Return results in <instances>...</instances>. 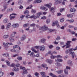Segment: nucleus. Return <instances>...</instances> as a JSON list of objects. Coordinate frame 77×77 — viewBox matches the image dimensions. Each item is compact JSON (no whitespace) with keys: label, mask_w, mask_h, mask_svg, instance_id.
I'll use <instances>...</instances> for the list:
<instances>
[{"label":"nucleus","mask_w":77,"mask_h":77,"mask_svg":"<svg viewBox=\"0 0 77 77\" xmlns=\"http://www.w3.org/2000/svg\"><path fill=\"white\" fill-rule=\"evenodd\" d=\"M20 69H23V72L22 73L23 75H24L25 74H27V70L25 68V67L20 66Z\"/></svg>","instance_id":"nucleus-1"},{"label":"nucleus","mask_w":77,"mask_h":77,"mask_svg":"<svg viewBox=\"0 0 77 77\" xmlns=\"http://www.w3.org/2000/svg\"><path fill=\"white\" fill-rule=\"evenodd\" d=\"M39 30H42L43 31H46L48 29V27L46 25H45L42 26L40 27Z\"/></svg>","instance_id":"nucleus-2"},{"label":"nucleus","mask_w":77,"mask_h":77,"mask_svg":"<svg viewBox=\"0 0 77 77\" xmlns=\"http://www.w3.org/2000/svg\"><path fill=\"white\" fill-rule=\"evenodd\" d=\"M52 26H54L57 25L58 27H60V26L59 25V22L58 21H54L52 24Z\"/></svg>","instance_id":"nucleus-3"},{"label":"nucleus","mask_w":77,"mask_h":77,"mask_svg":"<svg viewBox=\"0 0 77 77\" xmlns=\"http://www.w3.org/2000/svg\"><path fill=\"white\" fill-rule=\"evenodd\" d=\"M45 49V47L44 45L40 46L39 49L41 51H44Z\"/></svg>","instance_id":"nucleus-4"},{"label":"nucleus","mask_w":77,"mask_h":77,"mask_svg":"<svg viewBox=\"0 0 77 77\" xmlns=\"http://www.w3.org/2000/svg\"><path fill=\"white\" fill-rule=\"evenodd\" d=\"M29 15H28L26 16V18H34V19H36V18H35V15H33L32 16L29 17Z\"/></svg>","instance_id":"nucleus-5"},{"label":"nucleus","mask_w":77,"mask_h":77,"mask_svg":"<svg viewBox=\"0 0 77 77\" xmlns=\"http://www.w3.org/2000/svg\"><path fill=\"white\" fill-rule=\"evenodd\" d=\"M47 30V32L48 33H49L50 32H55V33H56V31H57V30L56 29H48Z\"/></svg>","instance_id":"nucleus-6"},{"label":"nucleus","mask_w":77,"mask_h":77,"mask_svg":"<svg viewBox=\"0 0 77 77\" xmlns=\"http://www.w3.org/2000/svg\"><path fill=\"white\" fill-rule=\"evenodd\" d=\"M17 15L16 14H15L14 13H13L12 14H11L10 15V20H12V19H13V18H15V16H11V15Z\"/></svg>","instance_id":"nucleus-7"},{"label":"nucleus","mask_w":77,"mask_h":77,"mask_svg":"<svg viewBox=\"0 0 77 77\" xmlns=\"http://www.w3.org/2000/svg\"><path fill=\"white\" fill-rule=\"evenodd\" d=\"M41 13L40 12L36 14H35V18L37 19V18H39V17H40V16H41Z\"/></svg>","instance_id":"nucleus-8"},{"label":"nucleus","mask_w":77,"mask_h":77,"mask_svg":"<svg viewBox=\"0 0 77 77\" xmlns=\"http://www.w3.org/2000/svg\"><path fill=\"white\" fill-rule=\"evenodd\" d=\"M17 34V32L14 31L12 32V33L11 34L10 38H14L15 36V34Z\"/></svg>","instance_id":"nucleus-9"},{"label":"nucleus","mask_w":77,"mask_h":77,"mask_svg":"<svg viewBox=\"0 0 77 77\" xmlns=\"http://www.w3.org/2000/svg\"><path fill=\"white\" fill-rule=\"evenodd\" d=\"M73 51V48H71L69 50H66L65 53L66 54H68L69 53H70L71 51Z\"/></svg>","instance_id":"nucleus-10"},{"label":"nucleus","mask_w":77,"mask_h":77,"mask_svg":"<svg viewBox=\"0 0 77 77\" xmlns=\"http://www.w3.org/2000/svg\"><path fill=\"white\" fill-rule=\"evenodd\" d=\"M71 42V41H67V43H66V48H69V47L71 46V45H69Z\"/></svg>","instance_id":"nucleus-11"},{"label":"nucleus","mask_w":77,"mask_h":77,"mask_svg":"<svg viewBox=\"0 0 77 77\" xmlns=\"http://www.w3.org/2000/svg\"><path fill=\"white\" fill-rule=\"evenodd\" d=\"M26 35H23L20 38V39L21 41H23L24 40H25V39H26Z\"/></svg>","instance_id":"nucleus-12"},{"label":"nucleus","mask_w":77,"mask_h":77,"mask_svg":"<svg viewBox=\"0 0 77 77\" xmlns=\"http://www.w3.org/2000/svg\"><path fill=\"white\" fill-rule=\"evenodd\" d=\"M51 5H52V4L51 3H50L49 4H47L45 5V6H46V7H47L48 8H49V9H50V8H51Z\"/></svg>","instance_id":"nucleus-13"},{"label":"nucleus","mask_w":77,"mask_h":77,"mask_svg":"<svg viewBox=\"0 0 77 77\" xmlns=\"http://www.w3.org/2000/svg\"><path fill=\"white\" fill-rule=\"evenodd\" d=\"M70 54H72V58H74V57H75V53L74 52H72V51H71L69 53Z\"/></svg>","instance_id":"nucleus-14"},{"label":"nucleus","mask_w":77,"mask_h":77,"mask_svg":"<svg viewBox=\"0 0 77 77\" xmlns=\"http://www.w3.org/2000/svg\"><path fill=\"white\" fill-rule=\"evenodd\" d=\"M63 72V70L62 69L57 71H56L57 73V74H62V73Z\"/></svg>","instance_id":"nucleus-15"},{"label":"nucleus","mask_w":77,"mask_h":77,"mask_svg":"<svg viewBox=\"0 0 77 77\" xmlns=\"http://www.w3.org/2000/svg\"><path fill=\"white\" fill-rule=\"evenodd\" d=\"M67 63L69 66H72V62L71 61H68L67 62Z\"/></svg>","instance_id":"nucleus-16"},{"label":"nucleus","mask_w":77,"mask_h":77,"mask_svg":"<svg viewBox=\"0 0 77 77\" xmlns=\"http://www.w3.org/2000/svg\"><path fill=\"white\" fill-rule=\"evenodd\" d=\"M46 62H48L49 63H53V60H50L47 59L46 60Z\"/></svg>","instance_id":"nucleus-17"},{"label":"nucleus","mask_w":77,"mask_h":77,"mask_svg":"<svg viewBox=\"0 0 77 77\" xmlns=\"http://www.w3.org/2000/svg\"><path fill=\"white\" fill-rule=\"evenodd\" d=\"M29 55L32 57H35V55L34 54V52H32L31 53L29 54Z\"/></svg>","instance_id":"nucleus-18"},{"label":"nucleus","mask_w":77,"mask_h":77,"mask_svg":"<svg viewBox=\"0 0 77 77\" xmlns=\"http://www.w3.org/2000/svg\"><path fill=\"white\" fill-rule=\"evenodd\" d=\"M13 27H18L19 26V24L18 23L14 24L12 25Z\"/></svg>","instance_id":"nucleus-19"},{"label":"nucleus","mask_w":77,"mask_h":77,"mask_svg":"<svg viewBox=\"0 0 77 77\" xmlns=\"http://www.w3.org/2000/svg\"><path fill=\"white\" fill-rule=\"evenodd\" d=\"M56 3H55V5H56L58 3H60L62 2V0H55Z\"/></svg>","instance_id":"nucleus-20"},{"label":"nucleus","mask_w":77,"mask_h":77,"mask_svg":"<svg viewBox=\"0 0 77 77\" xmlns=\"http://www.w3.org/2000/svg\"><path fill=\"white\" fill-rule=\"evenodd\" d=\"M9 40L10 42H13L15 41V39L14 38H12V37H10L9 38Z\"/></svg>","instance_id":"nucleus-21"},{"label":"nucleus","mask_w":77,"mask_h":77,"mask_svg":"<svg viewBox=\"0 0 77 77\" xmlns=\"http://www.w3.org/2000/svg\"><path fill=\"white\" fill-rule=\"evenodd\" d=\"M63 60L62 59H57V60L55 59V62H63Z\"/></svg>","instance_id":"nucleus-22"},{"label":"nucleus","mask_w":77,"mask_h":77,"mask_svg":"<svg viewBox=\"0 0 77 77\" xmlns=\"http://www.w3.org/2000/svg\"><path fill=\"white\" fill-rule=\"evenodd\" d=\"M41 9H42V10H45V11H47L48 9L46 7H40Z\"/></svg>","instance_id":"nucleus-23"},{"label":"nucleus","mask_w":77,"mask_h":77,"mask_svg":"<svg viewBox=\"0 0 77 77\" xmlns=\"http://www.w3.org/2000/svg\"><path fill=\"white\" fill-rule=\"evenodd\" d=\"M42 76V77H46L45 73L44 72H40Z\"/></svg>","instance_id":"nucleus-24"},{"label":"nucleus","mask_w":77,"mask_h":77,"mask_svg":"<svg viewBox=\"0 0 77 77\" xmlns=\"http://www.w3.org/2000/svg\"><path fill=\"white\" fill-rule=\"evenodd\" d=\"M42 2V0H35L34 2V3H39Z\"/></svg>","instance_id":"nucleus-25"},{"label":"nucleus","mask_w":77,"mask_h":77,"mask_svg":"<svg viewBox=\"0 0 77 77\" xmlns=\"http://www.w3.org/2000/svg\"><path fill=\"white\" fill-rule=\"evenodd\" d=\"M64 73L66 75H68V71L67 69H64Z\"/></svg>","instance_id":"nucleus-26"},{"label":"nucleus","mask_w":77,"mask_h":77,"mask_svg":"<svg viewBox=\"0 0 77 77\" xmlns=\"http://www.w3.org/2000/svg\"><path fill=\"white\" fill-rule=\"evenodd\" d=\"M66 21L67 22H69V23H72L74 22V20H66Z\"/></svg>","instance_id":"nucleus-27"},{"label":"nucleus","mask_w":77,"mask_h":77,"mask_svg":"<svg viewBox=\"0 0 77 77\" xmlns=\"http://www.w3.org/2000/svg\"><path fill=\"white\" fill-rule=\"evenodd\" d=\"M73 15H74V14H69L67 15V16L68 18H72L73 17Z\"/></svg>","instance_id":"nucleus-28"},{"label":"nucleus","mask_w":77,"mask_h":77,"mask_svg":"<svg viewBox=\"0 0 77 77\" xmlns=\"http://www.w3.org/2000/svg\"><path fill=\"white\" fill-rule=\"evenodd\" d=\"M13 11V9L12 8H10L7 9V12H12Z\"/></svg>","instance_id":"nucleus-29"},{"label":"nucleus","mask_w":77,"mask_h":77,"mask_svg":"<svg viewBox=\"0 0 77 77\" xmlns=\"http://www.w3.org/2000/svg\"><path fill=\"white\" fill-rule=\"evenodd\" d=\"M9 35H5L3 36L4 39H6L9 38Z\"/></svg>","instance_id":"nucleus-30"},{"label":"nucleus","mask_w":77,"mask_h":77,"mask_svg":"<svg viewBox=\"0 0 77 77\" xmlns=\"http://www.w3.org/2000/svg\"><path fill=\"white\" fill-rule=\"evenodd\" d=\"M8 21V19L7 18L4 19L3 20V22L4 23H7Z\"/></svg>","instance_id":"nucleus-31"},{"label":"nucleus","mask_w":77,"mask_h":77,"mask_svg":"<svg viewBox=\"0 0 77 77\" xmlns=\"http://www.w3.org/2000/svg\"><path fill=\"white\" fill-rule=\"evenodd\" d=\"M75 9L74 8H71L70 10V12H75Z\"/></svg>","instance_id":"nucleus-32"},{"label":"nucleus","mask_w":77,"mask_h":77,"mask_svg":"<svg viewBox=\"0 0 77 77\" xmlns=\"http://www.w3.org/2000/svg\"><path fill=\"white\" fill-rule=\"evenodd\" d=\"M3 56H5V57H9V54L8 53H6L2 54Z\"/></svg>","instance_id":"nucleus-33"},{"label":"nucleus","mask_w":77,"mask_h":77,"mask_svg":"<svg viewBox=\"0 0 77 77\" xmlns=\"http://www.w3.org/2000/svg\"><path fill=\"white\" fill-rule=\"evenodd\" d=\"M56 57L57 58V59H62V57L60 55H57V56H56Z\"/></svg>","instance_id":"nucleus-34"},{"label":"nucleus","mask_w":77,"mask_h":77,"mask_svg":"<svg viewBox=\"0 0 77 77\" xmlns=\"http://www.w3.org/2000/svg\"><path fill=\"white\" fill-rule=\"evenodd\" d=\"M24 14L25 15H28L29 14V12L28 11L26 10L24 11Z\"/></svg>","instance_id":"nucleus-35"},{"label":"nucleus","mask_w":77,"mask_h":77,"mask_svg":"<svg viewBox=\"0 0 77 77\" xmlns=\"http://www.w3.org/2000/svg\"><path fill=\"white\" fill-rule=\"evenodd\" d=\"M50 57H51V59H55V58H56V56H54L53 55H51V56Z\"/></svg>","instance_id":"nucleus-36"},{"label":"nucleus","mask_w":77,"mask_h":77,"mask_svg":"<svg viewBox=\"0 0 77 77\" xmlns=\"http://www.w3.org/2000/svg\"><path fill=\"white\" fill-rule=\"evenodd\" d=\"M54 8H51L50 9V11L51 12H54Z\"/></svg>","instance_id":"nucleus-37"},{"label":"nucleus","mask_w":77,"mask_h":77,"mask_svg":"<svg viewBox=\"0 0 77 77\" xmlns=\"http://www.w3.org/2000/svg\"><path fill=\"white\" fill-rule=\"evenodd\" d=\"M13 71H19V68H15L13 69Z\"/></svg>","instance_id":"nucleus-38"},{"label":"nucleus","mask_w":77,"mask_h":77,"mask_svg":"<svg viewBox=\"0 0 77 77\" xmlns=\"http://www.w3.org/2000/svg\"><path fill=\"white\" fill-rule=\"evenodd\" d=\"M31 50L33 51H34V52H35V53H38V51H36L35 49L33 48H31Z\"/></svg>","instance_id":"nucleus-39"},{"label":"nucleus","mask_w":77,"mask_h":77,"mask_svg":"<svg viewBox=\"0 0 77 77\" xmlns=\"http://www.w3.org/2000/svg\"><path fill=\"white\" fill-rule=\"evenodd\" d=\"M50 19H48L46 20V23L47 24H48V23H50Z\"/></svg>","instance_id":"nucleus-40"},{"label":"nucleus","mask_w":77,"mask_h":77,"mask_svg":"<svg viewBox=\"0 0 77 77\" xmlns=\"http://www.w3.org/2000/svg\"><path fill=\"white\" fill-rule=\"evenodd\" d=\"M28 26H29V23L25 24L23 25L24 27H27Z\"/></svg>","instance_id":"nucleus-41"},{"label":"nucleus","mask_w":77,"mask_h":77,"mask_svg":"<svg viewBox=\"0 0 77 77\" xmlns=\"http://www.w3.org/2000/svg\"><path fill=\"white\" fill-rule=\"evenodd\" d=\"M46 41V39L45 38H42L41 40V41L43 43H44Z\"/></svg>","instance_id":"nucleus-42"},{"label":"nucleus","mask_w":77,"mask_h":77,"mask_svg":"<svg viewBox=\"0 0 77 77\" xmlns=\"http://www.w3.org/2000/svg\"><path fill=\"white\" fill-rule=\"evenodd\" d=\"M17 59L18 60H22V57H17Z\"/></svg>","instance_id":"nucleus-43"},{"label":"nucleus","mask_w":77,"mask_h":77,"mask_svg":"<svg viewBox=\"0 0 77 77\" xmlns=\"http://www.w3.org/2000/svg\"><path fill=\"white\" fill-rule=\"evenodd\" d=\"M47 18V17L45 16L42 17H41V20H45Z\"/></svg>","instance_id":"nucleus-44"},{"label":"nucleus","mask_w":77,"mask_h":77,"mask_svg":"<svg viewBox=\"0 0 77 77\" xmlns=\"http://www.w3.org/2000/svg\"><path fill=\"white\" fill-rule=\"evenodd\" d=\"M19 56V55H18V54H16L15 55H12V57H17V56Z\"/></svg>","instance_id":"nucleus-45"},{"label":"nucleus","mask_w":77,"mask_h":77,"mask_svg":"<svg viewBox=\"0 0 77 77\" xmlns=\"http://www.w3.org/2000/svg\"><path fill=\"white\" fill-rule=\"evenodd\" d=\"M56 65L57 66H61V64H60L59 63H56Z\"/></svg>","instance_id":"nucleus-46"},{"label":"nucleus","mask_w":77,"mask_h":77,"mask_svg":"<svg viewBox=\"0 0 77 77\" xmlns=\"http://www.w3.org/2000/svg\"><path fill=\"white\" fill-rule=\"evenodd\" d=\"M32 8V5H30L29 7H27L26 9H31V8Z\"/></svg>","instance_id":"nucleus-47"},{"label":"nucleus","mask_w":77,"mask_h":77,"mask_svg":"<svg viewBox=\"0 0 77 77\" xmlns=\"http://www.w3.org/2000/svg\"><path fill=\"white\" fill-rule=\"evenodd\" d=\"M40 46H36L34 47L35 48H36V49H37V50H38L39 49V48Z\"/></svg>","instance_id":"nucleus-48"},{"label":"nucleus","mask_w":77,"mask_h":77,"mask_svg":"<svg viewBox=\"0 0 77 77\" xmlns=\"http://www.w3.org/2000/svg\"><path fill=\"white\" fill-rule=\"evenodd\" d=\"M66 26H67V25H65L64 26H63L62 27H60V29H65V27H66Z\"/></svg>","instance_id":"nucleus-49"},{"label":"nucleus","mask_w":77,"mask_h":77,"mask_svg":"<svg viewBox=\"0 0 77 77\" xmlns=\"http://www.w3.org/2000/svg\"><path fill=\"white\" fill-rule=\"evenodd\" d=\"M31 12H32V13H33V14H35V13H36V10H34L33 9H32Z\"/></svg>","instance_id":"nucleus-50"},{"label":"nucleus","mask_w":77,"mask_h":77,"mask_svg":"<svg viewBox=\"0 0 77 77\" xmlns=\"http://www.w3.org/2000/svg\"><path fill=\"white\" fill-rule=\"evenodd\" d=\"M3 72L2 71L0 72V77H2L3 75Z\"/></svg>","instance_id":"nucleus-51"},{"label":"nucleus","mask_w":77,"mask_h":77,"mask_svg":"<svg viewBox=\"0 0 77 77\" xmlns=\"http://www.w3.org/2000/svg\"><path fill=\"white\" fill-rule=\"evenodd\" d=\"M16 65H15L14 63H13L11 65V66H12V67H14V68H15V66H16Z\"/></svg>","instance_id":"nucleus-52"},{"label":"nucleus","mask_w":77,"mask_h":77,"mask_svg":"<svg viewBox=\"0 0 77 77\" xmlns=\"http://www.w3.org/2000/svg\"><path fill=\"white\" fill-rule=\"evenodd\" d=\"M6 62L7 63V65H8V66H9V65H10V63L8 61H6Z\"/></svg>","instance_id":"nucleus-53"},{"label":"nucleus","mask_w":77,"mask_h":77,"mask_svg":"<svg viewBox=\"0 0 77 77\" xmlns=\"http://www.w3.org/2000/svg\"><path fill=\"white\" fill-rule=\"evenodd\" d=\"M42 67L43 68H45L47 66V65L45 64H43L42 65Z\"/></svg>","instance_id":"nucleus-54"},{"label":"nucleus","mask_w":77,"mask_h":77,"mask_svg":"<svg viewBox=\"0 0 77 77\" xmlns=\"http://www.w3.org/2000/svg\"><path fill=\"white\" fill-rule=\"evenodd\" d=\"M22 3H23V1L22 0H19L18 1V3L19 5H21V4H22Z\"/></svg>","instance_id":"nucleus-55"},{"label":"nucleus","mask_w":77,"mask_h":77,"mask_svg":"<svg viewBox=\"0 0 77 77\" xmlns=\"http://www.w3.org/2000/svg\"><path fill=\"white\" fill-rule=\"evenodd\" d=\"M71 69V67L69 66H66V69Z\"/></svg>","instance_id":"nucleus-56"},{"label":"nucleus","mask_w":77,"mask_h":77,"mask_svg":"<svg viewBox=\"0 0 77 77\" xmlns=\"http://www.w3.org/2000/svg\"><path fill=\"white\" fill-rule=\"evenodd\" d=\"M18 47V45H15L13 47V48H17Z\"/></svg>","instance_id":"nucleus-57"},{"label":"nucleus","mask_w":77,"mask_h":77,"mask_svg":"<svg viewBox=\"0 0 77 77\" xmlns=\"http://www.w3.org/2000/svg\"><path fill=\"white\" fill-rule=\"evenodd\" d=\"M8 8V7L7 6H4V9L2 10V11H5V10L7 9V8Z\"/></svg>","instance_id":"nucleus-58"},{"label":"nucleus","mask_w":77,"mask_h":77,"mask_svg":"<svg viewBox=\"0 0 77 77\" xmlns=\"http://www.w3.org/2000/svg\"><path fill=\"white\" fill-rule=\"evenodd\" d=\"M63 21H64V19L63 18H61L60 20V22L61 23H63Z\"/></svg>","instance_id":"nucleus-59"},{"label":"nucleus","mask_w":77,"mask_h":77,"mask_svg":"<svg viewBox=\"0 0 77 77\" xmlns=\"http://www.w3.org/2000/svg\"><path fill=\"white\" fill-rule=\"evenodd\" d=\"M34 74H35V76H38V75H39V73L37 72L35 73Z\"/></svg>","instance_id":"nucleus-60"},{"label":"nucleus","mask_w":77,"mask_h":77,"mask_svg":"<svg viewBox=\"0 0 77 77\" xmlns=\"http://www.w3.org/2000/svg\"><path fill=\"white\" fill-rule=\"evenodd\" d=\"M1 29H5V26L4 25H2L1 26Z\"/></svg>","instance_id":"nucleus-61"},{"label":"nucleus","mask_w":77,"mask_h":77,"mask_svg":"<svg viewBox=\"0 0 77 77\" xmlns=\"http://www.w3.org/2000/svg\"><path fill=\"white\" fill-rule=\"evenodd\" d=\"M10 75L13 76L14 75V73L13 72H11L10 73Z\"/></svg>","instance_id":"nucleus-62"},{"label":"nucleus","mask_w":77,"mask_h":77,"mask_svg":"<svg viewBox=\"0 0 77 77\" xmlns=\"http://www.w3.org/2000/svg\"><path fill=\"white\" fill-rule=\"evenodd\" d=\"M10 27H11V26L7 25L6 27L7 30H9V28H10Z\"/></svg>","instance_id":"nucleus-63"},{"label":"nucleus","mask_w":77,"mask_h":77,"mask_svg":"<svg viewBox=\"0 0 77 77\" xmlns=\"http://www.w3.org/2000/svg\"><path fill=\"white\" fill-rule=\"evenodd\" d=\"M20 65V64L17 63L16 65V66L17 67H19Z\"/></svg>","instance_id":"nucleus-64"}]
</instances>
